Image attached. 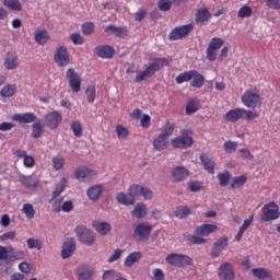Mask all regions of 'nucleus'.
Returning a JSON list of instances; mask_svg holds the SVG:
<instances>
[{"instance_id":"35","label":"nucleus","mask_w":280,"mask_h":280,"mask_svg":"<svg viewBox=\"0 0 280 280\" xmlns=\"http://www.w3.org/2000/svg\"><path fill=\"white\" fill-rule=\"evenodd\" d=\"M3 7L12 10L13 12H21L23 4L19 0H2Z\"/></svg>"},{"instance_id":"1","label":"nucleus","mask_w":280,"mask_h":280,"mask_svg":"<svg viewBox=\"0 0 280 280\" xmlns=\"http://www.w3.org/2000/svg\"><path fill=\"white\" fill-rule=\"evenodd\" d=\"M224 119L225 121H229V124H236L240 119H244L245 121H255V119H259V112L236 107L230 109L224 115Z\"/></svg>"},{"instance_id":"27","label":"nucleus","mask_w":280,"mask_h":280,"mask_svg":"<svg viewBox=\"0 0 280 280\" xmlns=\"http://www.w3.org/2000/svg\"><path fill=\"white\" fill-rule=\"evenodd\" d=\"M167 145H170L168 138L162 136L161 133L153 140V148L158 152H163V150H167Z\"/></svg>"},{"instance_id":"56","label":"nucleus","mask_w":280,"mask_h":280,"mask_svg":"<svg viewBox=\"0 0 280 280\" xmlns=\"http://www.w3.org/2000/svg\"><path fill=\"white\" fill-rule=\"evenodd\" d=\"M70 40L73 45H84V37L80 33H73L70 35Z\"/></svg>"},{"instance_id":"39","label":"nucleus","mask_w":280,"mask_h":280,"mask_svg":"<svg viewBox=\"0 0 280 280\" xmlns=\"http://www.w3.org/2000/svg\"><path fill=\"white\" fill-rule=\"evenodd\" d=\"M217 178L219 179L220 187H226L231 180V173L229 171L218 173Z\"/></svg>"},{"instance_id":"13","label":"nucleus","mask_w":280,"mask_h":280,"mask_svg":"<svg viewBox=\"0 0 280 280\" xmlns=\"http://www.w3.org/2000/svg\"><path fill=\"white\" fill-rule=\"evenodd\" d=\"M74 177L78 180H93L94 178H97V172L86 166H80L74 171Z\"/></svg>"},{"instance_id":"55","label":"nucleus","mask_w":280,"mask_h":280,"mask_svg":"<svg viewBox=\"0 0 280 280\" xmlns=\"http://www.w3.org/2000/svg\"><path fill=\"white\" fill-rule=\"evenodd\" d=\"M188 189L189 191H192L194 194L200 191L202 189V185L198 180H190L188 183Z\"/></svg>"},{"instance_id":"30","label":"nucleus","mask_w":280,"mask_h":280,"mask_svg":"<svg viewBox=\"0 0 280 280\" xmlns=\"http://www.w3.org/2000/svg\"><path fill=\"white\" fill-rule=\"evenodd\" d=\"M143 255L140 252H133L129 254L125 259V267L126 268H132L133 264H139L141 261V258Z\"/></svg>"},{"instance_id":"47","label":"nucleus","mask_w":280,"mask_h":280,"mask_svg":"<svg viewBox=\"0 0 280 280\" xmlns=\"http://www.w3.org/2000/svg\"><path fill=\"white\" fill-rule=\"evenodd\" d=\"M106 34H115L118 38H121L124 36V28L122 27H117L115 25H109L105 27Z\"/></svg>"},{"instance_id":"14","label":"nucleus","mask_w":280,"mask_h":280,"mask_svg":"<svg viewBox=\"0 0 280 280\" xmlns=\"http://www.w3.org/2000/svg\"><path fill=\"white\" fill-rule=\"evenodd\" d=\"M78 280H95V268L90 265H81L77 269Z\"/></svg>"},{"instance_id":"64","label":"nucleus","mask_w":280,"mask_h":280,"mask_svg":"<svg viewBox=\"0 0 280 280\" xmlns=\"http://www.w3.org/2000/svg\"><path fill=\"white\" fill-rule=\"evenodd\" d=\"M240 152L242 154V159H248L249 161H253V159H255V155H253V153H250V150L246 148L240 149Z\"/></svg>"},{"instance_id":"8","label":"nucleus","mask_w":280,"mask_h":280,"mask_svg":"<svg viewBox=\"0 0 280 280\" xmlns=\"http://www.w3.org/2000/svg\"><path fill=\"white\" fill-rule=\"evenodd\" d=\"M66 78L72 93H80L82 91V77H80V73L75 69L69 68L66 71Z\"/></svg>"},{"instance_id":"36","label":"nucleus","mask_w":280,"mask_h":280,"mask_svg":"<svg viewBox=\"0 0 280 280\" xmlns=\"http://www.w3.org/2000/svg\"><path fill=\"white\" fill-rule=\"evenodd\" d=\"M252 272L257 279H270V277H272V272L268 271L266 268H254Z\"/></svg>"},{"instance_id":"31","label":"nucleus","mask_w":280,"mask_h":280,"mask_svg":"<svg viewBox=\"0 0 280 280\" xmlns=\"http://www.w3.org/2000/svg\"><path fill=\"white\" fill-rule=\"evenodd\" d=\"M131 215L138 220L145 218V215H148V207L145 203H137L135 209L131 211Z\"/></svg>"},{"instance_id":"15","label":"nucleus","mask_w":280,"mask_h":280,"mask_svg":"<svg viewBox=\"0 0 280 280\" xmlns=\"http://www.w3.org/2000/svg\"><path fill=\"white\" fill-rule=\"evenodd\" d=\"M171 144L178 150H186V148L194 145V138L189 136H178L171 140Z\"/></svg>"},{"instance_id":"2","label":"nucleus","mask_w":280,"mask_h":280,"mask_svg":"<svg viewBox=\"0 0 280 280\" xmlns=\"http://www.w3.org/2000/svg\"><path fill=\"white\" fill-rule=\"evenodd\" d=\"M167 65H170V61L166 58H156L153 62L149 63L145 70L138 73L133 81L137 84H141V82L150 80L156 71H161V69H163V67H167Z\"/></svg>"},{"instance_id":"20","label":"nucleus","mask_w":280,"mask_h":280,"mask_svg":"<svg viewBox=\"0 0 280 280\" xmlns=\"http://www.w3.org/2000/svg\"><path fill=\"white\" fill-rule=\"evenodd\" d=\"M172 178L174 183H183V180L189 178V170L185 166L174 167L172 171Z\"/></svg>"},{"instance_id":"23","label":"nucleus","mask_w":280,"mask_h":280,"mask_svg":"<svg viewBox=\"0 0 280 280\" xmlns=\"http://www.w3.org/2000/svg\"><path fill=\"white\" fill-rule=\"evenodd\" d=\"M200 162L203 165V170L208 172V174H215V161L211 160L207 154L201 153L200 156Z\"/></svg>"},{"instance_id":"62","label":"nucleus","mask_w":280,"mask_h":280,"mask_svg":"<svg viewBox=\"0 0 280 280\" xmlns=\"http://www.w3.org/2000/svg\"><path fill=\"white\" fill-rule=\"evenodd\" d=\"M122 253L124 252L121 249H116L114 254L108 258V262L115 264V261L121 257Z\"/></svg>"},{"instance_id":"19","label":"nucleus","mask_w":280,"mask_h":280,"mask_svg":"<svg viewBox=\"0 0 280 280\" xmlns=\"http://www.w3.org/2000/svg\"><path fill=\"white\" fill-rule=\"evenodd\" d=\"M19 180L23 187H26V189H36V187L40 185V180L32 175H23L20 173Z\"/></svg>"},{"instance_id":"33","label":"nucleus","mask_w":280,"mask_h":280,"mask_svg":"<svg viewBox=\"0 0 280 280\" xmlns=\"http://www.w3.org/2000/svg\"><path fill=\"white\" fill-rule=\"evenodd\" d=\"M49 40V33L47 30H37L35 32V42L37 45H47V42Z\"/></svg>"},{"instance_id":"63","label":"nucleus","mask_w":280,"mask_h":280,"mask_svg":"<svg viewBox=\"0 0 280 280\" xmlns=\"http://www.w3.org/2000/svg\"><path fill=\"white\" fill-rule=\"evenodd\" d=\"M24 166L25 167H34V165H36V161L34 160V156L32 155H26L24 158Z\"/></svg>"},{"instance_id":"6","label":"nucleus","mask_w":280,"mask_h":280,"mask_svg":"<svg viewBox=\"0 0 280 280\" xmlns=\"http://www.w3.org/2000/svg\"><path fill=\"white\" fill-rule=\"evenodd\" d=\"M242 104L246 106V108H259L261 106V95L255 92L254 90H247L241 97Z\"/></svg>"},{"instance_id":"9","label":"nucleus","mask_w":280,"mask_h":280,"mask_svg":"<svg viewBox=\"0 0 280 280\" xmlns=\"http://www.w3.org/2000/svg\"><path fill=\"white\" fill-rule=\"evenodd\" d=\"M191 32H194V24L176 26L168 34V40H183V38H187V36H189V34H191Z\"/></svg>"},{"instance_id":"59","label":"nucleus","mask_w":280,"mask_h":280,"mask_svg":"<svg viewBox=\"0 0 280 280\" xmlns=\"http://www.w3.org/2000/svg\"><path fill=\"white\" fill-rule=\"evenodd\" d=\"M266 5L271 10H280V0H267Z\"/></svg>"},{"instance_id":"57","label":"nucleus","mask_w":280,"mask_h":280,"mask_svg":"<svg viewBox=\"0 0 280 280\" xmlns=\"http://www.w3.org/2000/svg\"><path fill=\"white\" fill-rule=\"evenodd\" d=\"M206 54H207V58H208V60H210V62H215L218 55L215 54V50L213 48H210V46H208Z\"/></svg>"},{"instance_id":"60","label":"nucleus","mask_w":280,"mask_h":280,"mask_svg":"<svg viewBox=\"0 0 280 280\" xmlns=\"http://www.w3.org/2000/svg\"><path fill=\"white\" fill-rule=\"evenodd\" d=\"M61 211L63 213H70V211H73V201L69 200L62 203Z\"/></svg>"},{"instance_id":"28","label":"nucleus","mask_w":280,"mask_h":280,"mask_svg":"<svg viewBox=\"0 0 280 280\" xmlns=\"http://www.w3.org/2000/svg\"><path fill=\"white\" fill-rule=\"evenodd\" d=\"M136 198H137L136 196H132L130 194V188H129L128 195H126V192H119L116 197L117 202H119V205H126V206L135 205Z\"/></svg>"},{"instance_id":"45","label":"nucleus","mask_w":280,"mask_h":280,"mask_svg":"<svg viewBox=\"0 0 280 280\" xmlns=\"http://www.w3.org/2000/svg\"><path fill=\"white\" fill-rule=\"evenodd\" d=\"M43 125H40V121H36L33 124V131H32V137L34 139H40L43 137Z\"/></svg>"},{"instance_id":"21","label":"nucleus","mask_w":280,"mask_h":280,"mask_svg":"<svg viewBox=\"0 0 280 280\" xmlns=\"http://www.w3.org/2000/svg\"><path fill=\"white\" fill-rule=\"evenodd\" d=\"M94 54H96L98 58L110 59L115 56V48L109 45L96 46L94 48Z\"/></svg>"},{"instance_id":"4","label":"nucleus","mask_w":280,"mask_h":280,"mask_svg":"<svg viewBox=\"0 0 280 280\" xmlns=\"http://www.w3.org/2000/svg\"><path fill=\"white\" fill-rule=\"evenodd\" d=\"M262 214L260 217L261 222H273V220H279L280 212L279 206L275 201L266 203L262 209Z\"/></svg>"},{"instance_id":"32","label":"nucleus","mask_w":280,"mask_h":280,"mask_svg":"<svg viewBox=\"0 0 280 280\" xmlns=\"http://www.w3.org/2000/svg\"><path fill=\"white\" fill-rule=\"evenodd\" d=\"M92 226L100 235H108V233H110V225L108 222L94 221Z\"/></svg>"},{"instance_id":"54","label":"nucleus","mask_w":280,"mask_h":280,"mask_svg":"<svg viewBox=\"0 0 280 280\" xmlns=\"http://www.w3.org/2000/svg\"><path fill=\"white\" fill-rule=\"evenodd\" d=\"M73 253H75V246L63 247V249L61 250V257L62 259H69V257H71Z\"/></svg>"},{"instance_id":"41","label":"nucleus","mask_w":280,"mask_h":280,"mask_svg":"<svg viewBox=\"0 0 280 280\" xmlns=\"http://www.w3.org/2000/svg\"><path fill=\"white\" fill-rule=\"evenodd\" d=\"M22 211L28 220H34V215H36V210L34 209V206H32V203H24Z\"/></svg>"},{"instance_id":"3","label":"nucleus","mask_w":280,"mask_h":280,"mask_svg":"<svg viewBox=\"0 0 280 280\" xmlns=\"http://www.w3.org/2000/svg\"><path fill=\"white\" fill-rule=\"evenodd\" d=\"M211 232L209 231V223L197 226L195 230V235H186L185 240L190 242V244H205L207 240L202 237H209Z\"/></svg>"},{"instance_id":"22","label":"nucleus","mask_w":280,"mask_h":280,"mask_svg":"<svg viewBox=\"0 0 280 280\" xmlns=\"http://www.w3.org/2000/svg\"><path fill=\"white\" fill-rule=\"evenodd\" d=\"M211 12L208 8L199 9L195 14V21L197 25H205V23H209L211 21Z\"/></svg>"},{"instance_id":"48","label":"nucleus","mask_w":280,"mask_h":280,"mask_svg":"<svg viewBox=\"0 0 280 280\" xmlns=\"http://www.w3.org/2000/svg\"><path fill=\"white\" fill-rule=\"evenodd\" d=\"M52 167L56 172L62 170L65 167V159L62 155H56L52 158Z\"/></svg>"},{"instance_id":"40","label":"nucleus","mask_w":280,"mask_h":280,"mask_svg":"<svg viewBox=\"0 0 280 280\" xmlns=\"http://www.w3.org/2000/svg\"><path fill=\"white\" fill-rule=\"evenodd\" d=\"M191 73H192V70L179 73L175 78L176 84H185V82H191Z\"/></svg>"},{"instance_id":"37","label":"nucleus","mask_w":280,"mask_h":280,"mask_svg":"<svg viewBox=\"0 0 280 280\" xmlns=\"http://www.w3.org/2000/svg\"><path fill=\"white\" fill-rule=\"evenodd\" d=\"M248 177L246 175H240L237 177H234L232 183H231V188L232 189H240L244 187L245 183H247Z\"/></svg>"},{"instance_id":"53","label":"nucleus","mask_w":280,"mask_h":280,"mask_svg":"<svg viewBox=\"0 0 280 280\" xmlns=\"http://www.w3.org/2000/svg\"><path fill=\"white\" fill-rule=\"evenodd\" d=\"M159 9L161 12H170L172 10V0H160Z\"/></svg>"},{"instance_id":"12","label":"nucleus","mask_w":280,"mask_h":280,"mask_svg":"<svg viewBox=\"0 0 280 280\" xmlns=\"http://www.w3.org/2000/svg\"><path fill=\"white\" fill-rule=\"evenodd\" d=\"M45 124L50 130H56L62 124V115L60 112H51L45 116Z\"/></svg>"},{"instance_id":"11","label":"nucleus","mask_w":280,"mask_h":280,"mask_svg":"<svg viewBox=\"0 0 280 280\" xmlns=\"http://www.w3.org/2000/svg\"><path fill=\"white\" fill-rule=\"evenodd\" d=\"M130 195L136 198H143L144 200H152L154 198V192L149 187L141 186L139 184H133L130 186Z\"/></svg>"},{"instance_id":"46","label":"nucleus","mask_w":280,"mask_h":280,"mask_svg":"<svg viewBox=\"0 0 280 280\" xmlns=\"http://www.w3.org/2000/svg\"><path fill=\"white\" fill-rule=\"evenodd\" d=\"M116 135L118 139H128V137H130V131H128V128L124 127V125H117Z\"/></svg>"},{"instance_id":"5","label":"nucleus","mask_w":280,"mask_h":280,"mask_svg":"<svg viewBox=\"0 0 280 280\" xmlns=\"http://www.w3.org/2000/svg\"><path fill=\"white\" fill-rule=\"evenodd\" d=\"M166 261L175 268H188L194 266V258L183 254H170L166 256Z\"/></svg>"},{"instance_id":"42","label":"nucleus","mask_w":280,"mask_h":280,"mask_svg":"<svg viewBox=\"0 0 280 280\" xmlns=\"http://www.w3.org/2000/svg\"><path fill=\"white\" fill-rule=\"evenodd\" d=\"M70 130H72L74 137H82V132H83V129H82V122H80V120H74L71 122L70 125Z\"/></svg>"},{"instance_id":"52","label":"nucleus","mask_w":280,"mask_h":280,"mask_svg":"<svg viewBox=\"0 0 280 280\" xmlns=\"http://www.w3.org/2000/svg\"><path fill=\"white\" fill-rule=\"evenodd\" d=\"M223 150L228 153V154H232V152H235V150H237V142L234 141H226L223 144Z\"/></svg>"},{"instance_id":"18","label":"nucleus","mask_w":280,"mask_h":280,"mask_svg":"<svg viewBox=\"0 0 280 280\" xmlns=\"http://www.w3.org/2000/svg\"><path fill=\"white\" fill-rule=\"evenodd\" d=\"M152 225L148 223H140L136 226L133 235L135 237H138V240H148L150 233H152Z\"/></svg>"},{"instance_id":"17","label":"nucleus","mask_w":280,"mask_h":280,"mask_svg":"<svg viewBox=\"0 0 280 280\" xmlns=\"http://www.w3.org/2000/svg\"><path fill=\"white\" fill-rule=\"evenodd\" d=\"M218 276L221 280H235V270L231 264L224 262L220 266Z\"/></svg>"},{"instance_id":"38","label":"nucleus","mask_w":280,"mask_h":280,"mask_svg":"<svg viewBox=\"0 0 280 280\" xmlns=\"http://www.w3.org/2000/svg\"><path fill=\"white\" fill-rule=\"evenodd\" d=\"M174 130H176V125H174V122H166L163 126L162 132L160 135H162L166 139H170V137H172V135H174Z\"/></svg>"},{"instance_id":"43","label":"nucleus","mask_w":280,"mask_h":280,"mask_svg":"<svg viewBox=\"0 0 280 280\" xmlns=\"http://www.w3.org/2000/svg\"><path fill=\"white\" fill-rule=\"evenodd\" d=\"M253 16V8L248 5L242 7L237 12L238 19H250Z\"/></svg>"},{"instance_id":"50","label":"nucleus","mask_w":280,"mask_h":280,"mask_svg":"<svg viewBox=\"0 0 280 280\" xmlns=\"http://www.w3.org/2000/svg\"><path fill=\"white\" fill-rule=\"evenodd\" d=\"M224 45V40L220 37H214L210 40V44L208 47L214 49V51H218V49H221V47Z\"/></svg>"},{"instance_id":"61","label":"nucleus","mask_w":280,"mask_h":280,"mask_svg":"<svg viewBox=\"0 0 280 280\" xmlns=\"http://www.w3.org/2000/svg\"><path fill=\"white\" fill-rule=\"evenodd\" d=\"M16 237V232L11 231L2 234L0 236L1 242H8V240H14Z\"/></svg>"},{"instance_id":"34","label":"nucleus","mask_w":280,"mask_h":280,"mask_svg":"<svg viewBox=\"0 0 280 280\" xmlns=\"http://www.w3.org/2000/svg\"><path fill=\"white\" fill-rule=\"evenodd\" d=\"M0 95L1 97H14L16 95V84H5L1 90H0Z\"/></svg>"},{"instance_id":"24","label":"nucleus","mask_w":280,"mask_h":280,"mask_svg":"<svg viewBox=\"0 0 280 280\" xmlns=\"http://www.w3.org/2000/svg\"><path fill=\"white\" fill-rule=\"evenodd\" d=\"M13 121L19 124H34L36 121V114L34 113H23L13 115Z\"/></svg>"},{"instance_id":"10","label":"nucleus","mask_w":280,"mask_h":280,"mask_svg":"<svg viewBox=\"0 0 280 280\" xmlns=\"http://www.w3.org/2000/svg\"><path fill=\"white\" fill-rule=\"evenodd\" d=\"M54 61L59 67H69L71 65V56L69 55V50H67V47L59 46L54 55Z\"/></svg>"},{"instance_id":"29","label":"nucleus","mask_w":280,"mask_h":280,"mask_svg":"<svg viewBox=\"0 0 280 280\" xmlns=\"http://www.w3.org/2000/svg\"><path fill=\"white\" fill-rule=\"evenodd\" d=\"M200 110V101L198 98H189L186 104V115H195Z\"/></svg>"},{"instance_id":"49","label":"nucleus","mask_w":280,"mask_h":280,"mask_svg":"<svg viewBox=\"0 0 280 280\" xmlns=\"http://www.w3.org/2000/svg\"><path fill=\"white\" fill-rule=\"evenodd\" d=\"M85 95H86L88 102L90 104H93V102H95V97H96L95 85L88 86L86 90H85Z\"/></svg>"},{"instance_id":"44","label":"nucleus","mask_w":280,"mask_h":280,"mask_svg":"<svg viewBox=\"0 0 280 280\" xmlns=\"http://www.w3.org/2000/svg\"><path fill=\"white\" fill-rule=\"evenodd\" d=\"M175 215L179 219L187 218V215H191V209L187 206H179L175 211Z\"/></svg>"},{"instance_id":"58","label":"nucleus","mask_w":280,"mask_h":280,"mask_svg":"<svg viewBox=\"0 0 280 280\" xmlns=\"http://www.w3.org/2000/svg\"><path fill=\"white\" fill-rule=\"evenodd\" d=\"M25 257V254L23 252H14L12 255L9 257V264H12V261L21 260Z\"/></svg>"},{"instance_id":"26","label":"nucleus","mask_w":280,"mask_h":280,"mask_svg":"<svg viewBox=\"0 0 280 280\" xmlns=\"http://www.w3.org/2000/svg\"><path fill=\"white\" fill-rule=\"evenodd\" d=\"M104 191V185L98 184L90 187L86 191L90 200H100L102 192Z\"/></svg>"},{"instance_id":"7","label":"nucleus","mask_w":280,"mask_h":280,"mask_svg":"<svg viewBox=\"0 0 280 280\" xmlns=\"http://www.w3.org/2000/svg\"><path fill=\"white\" fill-rule=\"evenodd\" d=\"M74 233L81 244L93 246L95 244V234L84 225H78Z\"/></svg>"},{"instance_id":"51","label":"nucleus","mask_w":280,"mask_h":280,"mask_svg":"<svg viewBox=\"0 0 280 280\" xmlns=\"http://www.w3.org/2000/svg\"><path fill=\"white\" fill-rule=\"evenodd\" d=\"M82 32H83L84 36H91V33L95 32V24L93 22L83 23Z\"/></svg>"},{"instance_id":"16","label":"nucleus","mask_w":280,"mask_h":280,"mask_svg":"<svg viewBox=\"0 0 280 280\" xmlns=\"http://www.w3.org/2000/svg\"><path fill=\"white\" fill-rule=\"evenodd\" d=\"M3 65L7 71H15V69H19V65H21V61L19 60V55L11 51L7 52Z\"/></svg>"},{"instance_id":"25","label":"nucleus","mask_w":280,"mask_h":280,"mask_svg":"<svg viewBox=\"0 0 280 280\" xmlns=\"http://www.w3.org/2000/svg\"><path fill=\"white\" fill-rule=\"evenodd\" d=\"M190 86L192 89H202L205 86V75L198 72V70H192Z\"/></svg>"}]
</instances>
